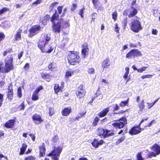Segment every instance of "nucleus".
Returning <instances> with one entry per match:
<instances>
[{"label":"nucleus","instance_id":"nucleus-47","mask_svg":"<svg viewBox=\"0 0 160 160\" xmlns=\"http://www.w3.org/2000/svg\"><path fill=\"white\" fill-rule=\"evenodd\" d=\"M146 68L147 67H142V68H140L138 69L137 70V71L138 72H143V71H145L146 70Z\"/></svg>","mask_w":160,"mask_h":160},{"label":"nucleus","instance_id":"nucleus-43","mask_svg":"<svg viewBox=\"0 0 160 160\" xmlns=\"http://www.w3.org/2000/svg\"><path fill=\"white\" fill-rule=\"evenodd\" d=\"M58 137L57 135H55L52 138V142L54 143H56L58 141Z\"/></svg>","mask_w":160,"mask_h":160},{"label":"nucleus","instance_id":"nucleus-8","mask_svg":"<svg viewBox=\"0 0 160 160\" xmlns=\"http://www.w3.org/2000/svg\"><path fill=\"white\" fill-rule=\"evenodd\" d=\"M41 27L39 25H36L32 26L31 28L29 29V37H31L38 33L41 30Z\"/></svg>","mask_w":160,"mask_h":160},{"label":"nucleus","instance_id":"nucleus-5","mask_svg":"<svg viewBox=\"0 0 160 160\" xmlns=\"http://www.w3.org/2000/svg\"><path fill=\"white\" fill-rule=\"evenodd\" d=\"M142 56L141 52L138 49H133L128 52L126 55V58L131 59L133 57H139Z\"/></svg>","mask_w":160,"mask_h":160},{"label":"nucleus","instance_id":"nucleus-24","mask_svg":"<svg viewBox=\"0 0 160 160\" xmlns=\"http://www.w3.org/2000/svg\"><path fill=\"white\" fill-rule=\"evenodd\" d=\"M22 30L21 29L19 28L15 36V39L16 40H19L21 39V33Z\"/></svg>","mask_w":160,"mask_h":160},{"label":"nucleus","instance_id":"nucleus-55","mask_svg":"<svg viewBox=\"0 0 160 160\" xmlns=\"http://www.w3.org/2000/svg\"><path fill=\"white\" fill-rule=\"evenodd\" d=\"M83 9H84V8L81 9L80 10V12H79V14L81 16L82 18L83 17Z\"/></svg>","mask_w":160,"mask_h":160},{"label":"nucleus","instance_id":"nucleus-1","mask_svg":"<svg viewBox=\"0 0 160 160\" xmlns=\"http://www.w3.org/2000/svg\"><path fill=\"white\" fill-rule=\"evenodd\" d=\"M51 39L50 35L43 33L42 34L41 38L38 42V47L42 52L50 53L52 52L53 48L52 43L50 42Z\"/></svg>","mask_w":160,"mask_h":160},{"label":"nucleus","instance_id":"nucleus-11","mask_svg":"<svg viewBox=\"0 0 160 160\" xmlns=\"http://www.w3.org/2000/svg\"><path fill=\"white\" fill-rule=\"evenodd\" d=\"M86 94V91L83 89V87L81 86L78 88V90L76 92V94L77 97L82 98Z\"/></svg>","mask_w":160,"mask_h":160},{"label":"nucleus","instance_id":"nucleus-62","mask_svg":"<svg viewBox=\"0 0 160 160\" xmlns=\"http://www.w3.org/2000/svg\"><path fill=\"white\" fill-rule=\"evenodd\" d=\"M42 0H37V1L33 3V4H38L40 3Z\"/></svg>","mask_w":160,"mask_h":160},{"label":"nucleus","instance_id":"nucleus-9","mask_svg":"<svg viewBox=\"0 0 160 160\" xmlns=\"http://www.w3.org/2000/svg\"><path fill=\"white\" fill-rule=\"evenodd\" d=\"M97 132L99 135L102 136L104 138L107 136H112L114 134L113 133L110 132L109 131L107 130H105L102 128H98L97 130Z\"/></svg>","mask_w":160,"mask_h":160},{"label":"nucleus","instance_id":"nucleus-27","mask_svg":"<svg viewBox=\"0 0 160 160\" xmlns=\"http://www.w3.org/2000/svg\"><path fill=\"white\" fill-rule=\"evenodd\" d=\"M94 7L96 8H99L101 7L99 6V0H92Z\"/></svg>","mask_w":160,"mask_h":160},{"label":"nucleus","instance_id":"nucleus-28","mask_svg":"<svg viewBox=\"0 0 160 160\" xmlns=\"http://www.w3.org/2000/svg\"><path fill=\"white\" fill-rule=\"evenodd\" d=\"M27 147V145L26 144L23 143L22 144V146L20 148V154L22 155L24 153Z\"/></svg>","mask_w":160,"mask_h":160},{"label":"nucleus","instance_id":"nucleus-33","mask_svg":"<svg viewBox=\"0 0 160 160\" xmlns=\"http://www.w3.org/2000/svg\"><path fill=\"white\" fill-rule=\"evenodd\" d=\"M48 68L51 71H54L55 70L56 65L53 63H50L49 64Z\"/></svg>","mask_w":160,"mask_h":160},{"label":"nucleus","instance_id":"nucleus-20","mask_svg":"<svg viewBox=\"0 0 160 160\" xmlns=\"http://www.w3.org/2000/svg\"><path fill=\"white\" fill-rule=\"evenodd\" d=\"M137 10L136 9L132 7L130 10L129 13L128 15L129 18H131L134 16L137 13Z\"/></svg>","mask_w":160,"mask_h":160},{"label":"nucleus","instance_id":"nucleus-31","mask_svg":"<svg viewBox=\"0 0 160 160\" xmlns=\"http://www.w3.org/2000/svg\"><path fill=\"white\" fill-rule=\"evenodd\" d=\"M73 74V72L72 71L68 70L66 71L65 77L66 78H68L69 77L72 76Z\"/></svg>","mask_w":160,"mask_h":160},{"label":"nucleus","instance_id":"nucleus-59","mask_svg":"<svg viewBox=\"0 0 160 160\" xmlns=\"http://www.w3.org/2000/svg\"><path fill=\"white\" fill-rule=\"evenodd\" d=\"M152 34L155 35H157L158 31L156 29H152Z\"/></svg>","mask_w":160,"mask_h":160},{"label":"nucleus","instance_id":"nucleus-42","mask_svg":"<svg viewBox=\"0 0 160 160\" xmlns=\"http://www.w3.org/2000/svg\"><path fill=\"white\" fill-rule=\"evenodd\" d=\"M88 73L90 74H94L95 73L94 69L92 68H88Z\"/></svg>","mask_w":160,"mask_h":160},{"label":"nucleus","instance_id":"nucleus-51","mask_svg":"<svg viewBox=\"0 0 160 160\" xmlns=\"http://www.w3.org/2000/svg\"><path fill=\"white\" fill-rule=\"evenodd\" d=\"M155 121L154 120H152L151 122H150V123H148L146 126H144V127H150L152 125V124L153 123H155Z\"/></svg>","mask_w":160,"mask_h":160},{"label":"nucleus","instance_id":"nucleus-49","mask_svg":"<svg viewBox=\"0 0 160 160\" xmlns=\"http://www.w3.org/2000/svg\"><path fill=\"white\" fill-rule=\"evenodd\" d=\"M3 65V62H0V72L3 73H6L5 72H3L2 71V70H3V69H4V68L2 66Z\"/></svg>","mask_w":160,"mask_h":160},{"label":"nucleus","instance_id":"nucleus-44","mask_svg":"<svg viewBox=\"0 0 160 160\" xmlns=\"http://www.w3.org/2000/svg\"><path fill=\"white\" fill-rule=\"evenodd\" d=\"M158 99L154 101L153 102L150 103V104L149 103H147V104H148V108H149L152 106L155 103L158 101Z\"/></svg>","mask_w":160,"mask_h":160},{"label":"nucleus","instance_id":"nucleus-54","mask_svg":"<svg viewBox=\"0 0 160 160\" xmlns=\"http://www.w3.org/2000/svg\"><path fill=\"white\" fill-rule=\"evenodd\" d=\"M77 6L76 4L75 3H73L72 5V7L71 8V10L72 11H74L76 8Z\"/></svg>","mask_w":160,"mask_h":160},{"label":"nucleus","instance_id":"nucleus-64","mask_svg":"<svg viewBox=\"0 0 160 160\" xmlns=\"http://www.w3.org/2000/svg\"><path fill=\"white\" fill-rule=\"evenodd\" d=\"M115 29L116 32H118L119 31V28L118 27V24L117 23H116L115 26Z\"/></svg>","mask_w":160,"mask_h":160},{"label":"nucleus","instance_id":"nucleus-41","mask_svg":"<svg viewBox=\"0 0 160 160\" xmlns=\"http://www.w3.org/2000/svg\"><path fill=\"white\" fill-rule=\"evenodd\" d=\"M18 96L20 98L22 97V93L21 88L19 87L17 91Z\"/></svg>","mask_w":160,"mask_h":160},{"label":"nucleus","instance_id":"nucleus-50","mask_svg":"<svg viewBox=\"0 0 160 160\" xmlns=\"http://www.w3.org/2000/svg\"><path fill=\"white\" fill-rule=\"evenodd\" d=\"M36 158L32 156H29L25 159V160H35Z\"/></svg>","mask_w":160,"mask_h":160},{"label":"nucleus","instance_id":"nucleus-3","mask_svg":"<svg viewBox=\"0 0 160 160\" xmlns=\"http://www.w3.org/2000/svg\"><path fill=\"white\" fill-rule=\"evenodd\" d=\"M13 57L12 55L8 56L6 59L5 60V66L4 69L2 72L6 73L9 72L11 70L14 69V66L12 64Z\"/></svg>","mask_w":160,"mask_h":160},{"label":"nucleus","instance_id":"nucleus-40","mask_svg":"<svg viewBox=\"0 0 160 160\" xmlns=\"http://www.w3.org/2000/svg\"><path fill=\"white\" fill-rule=\"evenodd\" d=\"M152 76V75L147 74L142 76L141 78L142 79H144L146 78H151Z\"/></svg>","mask_w":160,"mask_h":160},{"label":"nucleus","instance_id":"nucleus-53","mask_svg":"<svg viewBox=\"0 0 160 160\" xmlns=\"http://www.w3.org/2000/svg\"><path fill=\"white\" fill-rule=\"evenodd\" d=\"M138 160H143V159L142 158L141 153H139L137 156Z\"/></svg>","mask_w":160,"mask_h":160},{"label":"nucleus","instance_id":"nucleus-58","mask_svg":"<svg viewBox=\"0 0 160 160\" xmlns=\"http://www.w3.org/2000/svg\"><path fill=\"white\" fill-rule=\"evenodd\" d=\"M29 135L31 137L32 141H34L35 139V136L32 133L29 134Z\"/></svg>","mask_w":160,"mask_h":160},{"label":"nucleus","instance_id":"nucleus-21","mask_svg":"<svg viewBox=\"0 0 160 160\" xmlns=\"http://www.w3.org/2000/svg\"><path fill=\"white\" fill-rule=\"evenodd\" d=\"M109 108H107L104 109L102 111L98 114V116L100 118H102L105 116L109 112Z\"/></svg>","mask_w":160,"mask_h":160},{"label":"nucleus","instance_id":"nucleus-30","mask_svg":"<svg viewBox=\"0 0 160 160\" xmlns=\"http://www.w3.org/2000/svg\"><path fill=\"white\" fill-rule=\"evenodd\" d=\"M58 15L55 13L52 16L51 19V21L53 24L55 23L54 22V21H56L58 20Z\"/></svg>","mask_w":160,"mask_h":160},{"label":"nucleus","instance_id":"nucleus-32","mask_svg":"<svg viewBox=\"0 0 160 160\" xmlns=\"http://www.w3.org/2000/svg\"><path fill=\"white\" fill-rule=\"evenodd\" d=\"M89 49H82V55L83 58H85L86 56L88 54V52Z\"/></svg>","mask_w":160,"mask_h":160},{"label":"nucleus","instance_id":"nucleus-45","mask_svg":"<svg viewBox=\"0 0 160 160\" xmlns=\"http://www.w3.org/2000/svg\"><path fill=\"white\" fill-rule=\"evenodd\" d=\"M54 113V109L52 108H49V116H52Z\"/></svg>","mask_w":160,"mask_h":160},{"label":"nucleus","instance_id":"nucleus-57","mask_svg":"<svg viewBox=\"0 0 160 160\" xmlns=\"http://www.w3.org/2000/svg\"><path fill=\"white\" fill-rule=\"evenodd\" d=\"M29 68V64L28 63H26L24 66V68L26 70H28Z\"/></svg>","mask_w":160,"mask_h":160},{"label":"nucleus","instance_id":"nucleus-38","mask_svg":"<svg viewBox=\"0 0 160 160\" xmlns=\"http://www.w3.org/2000/svg\"><path fill=\"white\" fill-rule=\"evenodd\" d=\"M9 10V9L7 8L4 7L0 10V16L3 13L6 12Z\"/></svg>","mask_w":160,"mask_h":160},{"label":"nucleus","instance_id":"nucleus-52","mask_svg":"<svg viewBox=\"0 0 160 160\" xmlns=\"http://www.w3.org/2000/svg\"><path fill=\"white\" fill-rule=\"evenodd\" d=\"M63 7V6H59L58 7V13H59V14H61V12H62V8Z\"/></svg>","mask_w":160,"mask_h":160},{"label":"nucleus","instance_id":"nucleus-60","mask_svg":"<svg viewBox=\"0 0 160 160\" xmlns=\"http://www.w3.org/2000/svg\"><path fill=\"white\" fill-rule=\"evenodd\" d=\"M130 47L131 48H136L137 47V45L136 44H134L132 43H130L129 45Z\"/></svg>","mask_w":160,"mask_h":160},{"label":"nucleus","instance_id":"nucleus-17","mask_svg":"<svg viewBox=\"0 0 160 160\" xmlns=\"http://www.w3.org/2000/svg\"><path fill=\"white\" fill-rule=\"evenodd\" d=\"M50 16L47 15L43 17H42L40 19V22L42 23L44 25H45L47 24L48 21L50 19Z\"/></svg>","mask_w":160,"mask_h":160},{"label":"nucleus","instance_id":"nucleus-18","mask_svg":"<svg viewBox=\"0 0 160 160\" xmlns=\"http://www.w3.org/2000/svg\"><path fill=\"white\" fill-rule=\"evenodd\" d=\"M71 112V108L70 107L66 108L62 110V114L64 116H67Z\"/></svg>","mask_w":160,"mask_h":160},{"label":"nucleus","instance_id":"nucleus-56","mask_svg":"<svg viewBox=\"0 0 160 160\" xmlns=\"http://www.w3.org/2000/svg\"><path fill=\"white\" fill-rule=\"evenodd\" d=\"M97 16V13H94L93 14H92V20L94 21V19H95L96 18V17Z\"/></svg>","mask_w":160,"mask_h":160},{"label":"nucleus","instance_id":"nucleus-7","mask_svg":"<svg viewBox=\"0 0 160 160\" xmlns=\"http://www.w3.org/2000/svg\"><path fill=\"white\" fill-rule=\"evenodd\" d=\"M62 150V148L60 147H58L57 148H55L53 150L48 154V156H52V158L55 160H58V158L59 157Z\"/></svg>","mask_w":160,"mask_h":160},{"label":"nucleus","instance_id":"nucleus-22","mask_svg":"<svg viewBox=\"0 0 160 160\" xmlns=\"http://www.w3.org/2000/svg\"><path fill=\"white\" fill-rule=\"evenodd\" d=\"M110 65V61L108 58H107L102 61L101 66L103 68H106Z\"/></svg>","mask_w":160,"mask_h":160},{"label":"nucleus","instance_id":"nucleus-12","mask_svg":"<svg viewBox=\"0 0 160 160\" xmlns=\"http://www.w3.org/2000/svg\"><path fill=\"white\" fill-rule=\"evenodd\" d=\"M64 83L62 81L59 85L58 84H56L54 85V89L55 92L58 94L59 92H62L64 86Z\"/></svg>","mask_w":160,"mask_h":160},{"label":"nucleus","instance_id":"nucleus-6","mask_svg":"<svg viewBox=\"0 0 160 160\" xmlns=\"http://www.w3.org/2000/svg\"><path fill=\"white\" fill-rule=\"evenodd\" d=\"M119 120L120 121L118 122L113 123L112 124V125L116 128H123L127 123V120L124 117L121 118Z\"/></svg>","mask_w":160,"mask_h":160},{"label":"nucleus","instance_id":"nucleus-36","mask_svg":"<svg viewBox=\"0 0 160 160\" xmlns=\"http://www.w3.org/2000/svg\"><path fill=\"white\" fill-rule=\"evenodd\" d=\"M125 139V137L124 136H122L120 138L118 139L116 142V144L118 145L121 142H123Z\"/></svg>","mask_w":160,"mask_h":160},{"label":"nucleus","instance_id":"nucleus-39","mask_svg":"<svg viewBox=\"0 0 160 160\" xmlns=\"http://www.w3.org/2000/svg\"><path fill=\"white\" fill-rule=\"evenodd\" d=\"M158 155V154H157L155 152H151L148 153V157L151 158L152 157H155Z\"/></svg>","mask_w":160,"mask_h":160},{"label":"nucleus","instance_id":"nucleus-16","mask_svg":"<svg viewBox=\"0 0 160 160\" xmlns=\"http://www.w3.org/2000/svg\"><path fill=\"white\" fill-rule=\"evenodd\" d=\"M104 142L102 140H98L97 139H95L92 143V146L95 148H98L99 146L102 144Z\"/></svg>","mask_w":160,"mask_h":160},{"label":"nucleus","instance_id":"nucleus-10","mask_svg":"<svg viewBox=\"0 0 160 160\" xmlns=\"http://www.w3.org/2000/svg\"><path fill=\"white\" fill-rule=\"evenodd\" d=\"M62 22V20H59L56 23H55L53 24L52 28L55 32L60 33L61 27V24Z\"/></svg>","mask_w":160,"mask_h":160},{"label":"nucleus","instance_id":"nucleus-2","mask_svg":"<svg viewBox=\"0 0 160 160\" xmlns=\"http://www.w3.org/2000/svg\"><path fill=\"white\" fill-rule=\"evenodd\" d=\"M68 59L70 64L74 65L80 61V57L77 52H70L68 56Z\"/></svg>","mask_w":160,"mask_h":160},{"label":"nucleus","instance_id":"nucleus-19","mask_svg":"<svg viewBox=\"0 0 160 160\" xmlns=\"http://www.w3.org/2000/svg\"><path fill=\"white\" fill-rule=\"evenodd\" d=\"M151 149L157 154L160 153V146L157 144H154L151 148Z\"/></svg>","mask_w":160,"mask_h":160},{"label":"nucleus","instance_id":"nucleus-46","mask_svg":"<svg viewBox=\"0 0 160 160\" xmlns=\"http://www.w3.org/2000/svg\"><path fill=\"white\" fill-rule=\"evenodd\" d=\"M117 17V13L116 11H115L112 13V18L114 20H116Z\"/></svg>","mask_w":160,"mask_h":160},{"label":"nucleus","instance_id":"nucleus-15","mask_svg":"<svg viewBox=\"0 0 160 160\" xmlns=\"http://www.w3.org/2000/svg\"><path fill=\"white\" fill-rule=\"evenodd\" d=\"M32 119L34 122L36 124H40L43 122L41 116L38 114H34L32 116Z\"/></svg>","mask_w":160,"mask_h":160},{"label":"nucleus","instance_id":"nucleus-14","mask_svg":"<svg viewBox=\"0 0 160 160\" xmlns=\"http://www.w3.org/2000/svg\"><path fill=\"white\" fill-rule=\"evenodd\" d=\"M144 128H140V126L138 125L137 126H134L129 131V133L132 135L137 134L141 132V130H143Z\"/></svg>","mask_w":160,"mask_h":160},{"label":"nucleus","instance_id":"nucleus-61","mask_svg":"<svg viewBox=\"0 0 160 160\" xmlns=\"http://www.w3.org/2000/svg\"><path fill=\"white\" fill-rule=\"evenodd\" d=\"M13 95V92H8V97L9 98H11L12 97Z\"/></svg>","mask_w":160,"mask_h":160},{"label":"nucleus","instance_id":"nucleus-35","mask_svg":"<svg viewBox=\"0 0 160 160\" xmlns=\"http://www.w3.org/2000/svg\"><path fill=\"white\" fill-rule=\"evenodd\" d=\"M99 118L97 117H96L94 119L93 122L92 123V125L93 126L97 125L98 123Z\"/></svg>","mask_w":160,"mask_h":160},{"label":"nucleus","instance_id":"nucleus-26","mask_svg":"<svg viewBox=\"0 0 160 160\" xmlns=\"http://www.w3.org/2000/svg\"><path fill=\"white\" fill-rule=\"evenodd\" d=\"M42 76L43 78L45 79L48 82H49L51 78V76L49 74L42 73Z\"/></svg>","mask_w":160,"mask_h":160},{"label":"nucleus","instance_id":"nucleus-4","mask_svg":"<svg viewBox=\"0 0 160 160\" xmlns=\"http://www.w3.org/2000/svg\"><path fill=\"white\" fill-rule=\"evenodd\" d=\"M130 28L133 32H138L142 29L140 22L137 19H133L130 24Z\"/></svg>","mask_w":160,"mask_h":160},{"label":"nucleus","instance_id":"nucleus-37","mask_svg":"<svg viewBox=\"0 0 160 160\" xmlns=\"http://www.w3.org/2000/svg\"><path fill=\"white\" fill-rule=\"evenodd\" d=\"M129 100V98L125 101H121L119 104V105L121 107H124L128 104Z\"/></svg>","mask_w":160,"mask_h":160},{"label":"nucleus","instance_id":"nucleus-34","mask_svg":"<svg viewBox=\"0 0 160 160\" xmlns=\"http://www.w3.org/2000/svg\"><path fill=\"white\" fill-rule=\"evenodd\" d=\"M138 106L139 109L141 111H142V109L144 107V101L142 100L138 104Z\"/></svg>","mask_w":160,"mask_h":160},{"label":"nucleus","instance_id":"nucleus-13","mask_svg":"<svg viewBox=\"0 0 160 160\" xmlns=\"http://www.w3.org/2000/svg\"><path fill=\"white\" fill-rule=\"evenodd\" d=\"M42 89V87L40 86L34 91L32 97V100L37 101L38 99V93Z\"/></svg>","mask_w":160,"mask_h":160},{"label":"nucleus","instance_id":"nucleus-63","mask_svg":"<svg viewBox=\"0 0 160 160\" xmlns=\"http://www.w3.org/2000/svg\"><path fill=\"white\" fill-rule=\"evenodd\" d=\"M23 51H22L21 52L18 53V58L19 59H20L22 57V56L23 54Z\"/></svg>","mask_w":160,"mask_h":160},{"label":"nucleus","instance_id":"nucleus-29","mask_svg":"<svg viewBox=\"0 0 160 160\" xmlns=\"http://www.w3.org/2000/svg\"><path fill=\"white\" fill-rule=\"evenodd\" d=\"M125 72L123 76V78L126 79L128 77V76L129 72V67H126L125 68Z\"/></svg>","mask_w":160,"mask_h":160},{"label":"nucleus","instance_id":"nucleus-23","mask_svg":"<svg viewBox=\"0 0 160 160\" xmlns=\"http://www.w3.org/2000/svg\"><path fill=\"white\" fill-rule=\"evenodd\" d=\"M14 120H10L6 123L5 126L7 128H11L14 126Z\"/></svg>","mask_w":160,"mask_h":160},{"label":"nucleus","instance_id":"nucleus-25","mask_svg":"<svg viewBox=\"0 0 160 160\" xmlns=\"http://www.w3.org/2000/svg\"><path fill=\"white\" fill-rule=\"evenodd\" d=\"M40 155L41 157H42L44 155L45 152V149L44 144L39 147Z\"/></svg>","mask_w":160,"mask_h":160},{"label":"nucleus","instance_id":"nucleus-48","mask_svg":"<svg viewBox=\"0 0 160 160\" xmlns=\"http://www.w3.org/2000/svg\"><path fill=\"white\" fill-rule=\"evenodd\" d=\"M89 49L88 47V44L86 42L84 43L82 45V49Z\"/></svg>","mask_w":160,"mask_h":160}]
</instances>
